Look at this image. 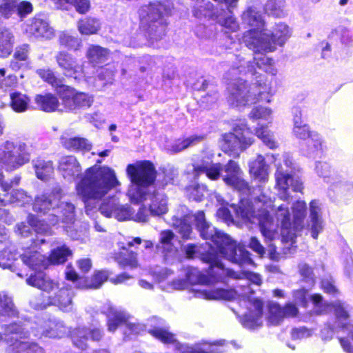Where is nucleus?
<instances>
[{
    "mask_svg": "<svg viewBox=\"0 0 353 353\" xmlns=\"http://www.w3.org/2000/svg\"><path fill=\"white\" fill-rule=\"evenodd\" d=\"M234 210L236 216L244 221L254 223L257 221L261 232L267 241H272L279 236L278 228L280 225L282 241L292 245L295 242L296 232L304 228L306 203L303 201L293 203V221L288 203L274 204L264 194L254 200V205L242 200L240 205L237 208L234 207Z\"/></svg>",
    "mask_w": 353,
    "mask_h": 353,
    "instance_id": "obj_1",
    "label": "nucleus"
},
{
    "mask_svg": "<svg viewBox=\"0 0 353 353\" xmlns=\"http://www.w3.org/2000/svg\"><path fill=\"white\" fill-rule=\"evenodd\" d=\"M194 219L201 236L203 239H210L216 248L210 245V250L203 254L202 259L210 264L208 277L201 274L197 268H191L186 274L188 282L191 284H208L223 281L224 274L219 272L217 268H223V265L218 258V254L241 267L254 265L250 253L242 245H237L228 234L217 230L205 221L203 212L199 211L195 214Z\"/></svg>",
    "mask_w": 353,
    "mask_h": 353,
    "instance_id": "obj_2",
    "label": "nucleus"
},
{
    "mask_svg": "<svg viewBox=\"0 0 353 353\" xmlns=\"http://www.w3.org/2000/svg\"><path fill=\"white\" fill-rule=\"evenodd\" d=\"M119 185L114 171L109 167L94 165L86 170L76 185L77 193L85 204L86 214L92 216L99 209L106 217H114L118 221L131 219V208L119 204L116 199L104 201L99 208L100 200Z\"/></svg>",
    "mask_w": 353,
    "mask_h": 353,
    "instance_id": "obj_3",
    "label": "nucleus"
},
{
    "mask_svg": "<svg viewBox=\"0 0 353 353\" xmlns=\"http://www.w3.org/2000/svg\"><path fill=\"white\" fill-rule=\"evenodd\" d=\"M219 272L236 279H245V283L238 287L237 290H226L223 288H214L209 290H199L198 296L208 300H225L231 301L241 297L247 303L248 312L245 313L243 319V324L245 327L254 329L260 326L262 323L263 302L254 298H250V295L253 290L250 286V283L260 285L261 278L259 274L252 272L237 273L231 270L217 268Z\"/></svg>",
    "mask_w": 353,
    "mask_h": 353,
    "instance_id": "obj_4",
    "label": "nucleus"
},
{
    "mask_svg": "<svg viewBox=\"0 0 353 353\" xmlns=\"http://www.w3.org/2000/svg\"><path fill=\"white\" fill-rule=\"evenodd\" d=\"M290 37V31L287 25L277 24L271 32L266 29L262 31H252L245 36V46L254 51V60L258 68L263 69L267 73L272 75L276 74L273 66V61L260 52H272L276 46H283Z\"/></svg>",
    "mask_w": 353,
    "mask_h": 353,
    "instance_id": "obj_5",
    "label": "nucleus"
},
{
    "mask_svg": "<svg viewBox=\"0 0 353 353\" xmlns=\"http://www.w3.org/2000/svg\"><path fill=\"white\" fill-rule=\"evenodd\" d=\"M126 173L130 179L127 196L131 203L139 204L150 196V188L156 179V170L148 161H139L129 164Z\"/></svg>",
    "mask_w": 353,
    "mask_h": 353,
    "instance_id": "obj_6",
    "label": "nucleus"
},
{
    "mask_svg": "<svg viewBox=\"0 0 353 353\" xmlns=\"http://www.w3.org/2000/svg\"><path fill=\"white\" fill-rule=\"evenodd\" d=\"M62 191L60 188L53 190L49 194H42L35 197L32 204L34 212L48 214L49 227L56 225L62 214V221L73 222L74 219V206L70 203H61Z\"/></svg>",
    "mask_w": 353,
    "mask_h": 353,
    "instance_id": "obj_7",
    "label": "nucleus"
},
{
    "mask_svg": "<svg viewBox=\"0 0 353 353\" xmlns=\"http://www.w3.org/2000/svg\"><path fill=\"white\" fill-rule=\"evenodd\" d=\"M271 95L272 89L270 85L249 84L247 81L240 79L228 87L227 101L232 107L241 108L263 100L270 102Z\"/></svg>",
    "mask_w": 353,
    "mask_h": 353,
    "instance_id": "obj_8",
    "label": "nucleus"
},
{
    "mask_svg": "<svg viewBox=\"0 0 353 353\" xmlns=\"http://www.w3.org/2000/svg\"><path fill=\"white\" fill-rule=\"evenodd\" d=\"M22 261L34 270H39L38 273L30 276L26 279L28 285L37 288L43 292L50 293L59 289L57 282L51 279L46 274L41 272L46 269L49 260L38 252H27L21 255Z\"/></svg>",
    "mask_w": 353,
    "mask_h": 353,
    "instance_id": "obj_9",
    "label": "nucleus"
},
{
    "mask_svg": "<svg viewBox=\"0 0 353 353\" xmlns=\"http://www.w3.org/2000/svg\"><path fill=\"white\" fill-rule=\"evenodd\" d=\"M274 159L276 171L275 173L276 186L279 191V196L283 201H287L290 196L287 191L290 187L295 192L303 189V183L298 178H294L290 174L292 168V161L288 153H283L279 158L272 155Z\"/></svg>",
    "mask_w": 353,
    "mask_h": 353,
    "instance_id": "obj_10",
    "label": "nucleus"
},
{
    "mask_svg": "<svg viewBox=\"0 0 353 353\" xmlns=\"http://www.w3.org/2000/svg\"><path fill=\"white\" fill-rule=\"evenodd\" d=\"M170 8L159 1L142 7L139 10L141 26H149V37L152 43L160 39L165 32V26L162 21L164 14H168Z\"/></svg>",
    "mask_w": 353,
    "mask_h": 353,
    "instance_id": "obj_11",
    "label": "nucleus"
},
{
    "mask_svg": "<svg viewBox=\"0 0 353 353\" xmlns=\"http://www.w3.org/2000/svg\"><path fill=\"white\" fill-rule=\"evenodd\" d=\"M30 159L28 147L25 143H14L6 140L0 144V163L6 170L18 169Z\"/></svg>",
    "mask_w": 353,
    "mask_h": 353,
    "instance_id": "obj_12",
    "label": "nucleus"
},
{
    "mask_svg": "<svg viewBox=\"0 0 353 353\" xmlns=\"http://www.w3.org/2000/svg\"><path fill=\"white\" fill-rule=\"evenodd\" d=\"M234 132L225 133L222 135L220 145L225 152L242 151L251 145L254 139L248 136L250 130L245 124L234 127Z\"/></svg>",
    "mask_w": 353,
    "mask_h": 353,
    "instance_id": "obj_13",
    "label": "nucleus"
},
{
    "mask_svg": "<svg viewBox=\"0 0 353 353\" xmlns=\"http://www.w3.org/2000/svg\"><path fill=\"white\" fill-rule=\"evenodd\" d=\"M150 334L153 336L160 340L164 343H176V347L181 353H221L223 351L219 347V343H214L210 345H197L195 347H189L177 343L174 339V336L168 332V331L161 329L155 328L149 331Z\"/></svg>",
    "mask_w": 353,
    "mask_h": 353,
    "instance_id": "obj_14",
    "label": "nucleus"
},
{
    "mask_svg": "<svg viewBox=\"0 0 353 353\" xmlns=\"http://www.w3.org/2000/svg\"><path fill=\"white\" fill-rule=\"evenodd\" d=\"M23 32L29 37L50 40L54 37V30L41 16H35L23 25Z\"/></svg>",
    "mask_w": 353,
    "mask_h": 353,
    "instance_id": "obj_15",
    "label": "nucleus"
},
{
    "mask_svg": "<svg viewBox=\"0 0 353 353\" xmlns=\"http://www.w3.org/2000/svg\"><path fill=\"white\" fill-rule=\"evenodd\" d=\"M65 107L70 110L77 108L90 107L93 103V98L83 92H77L69 86L61 87L58 91Z\"/></svg>",
    "mask_w": 353,
    "mask_h": 353,
    "instance_id": "obj_16",
    "label": "nucleus"
},
{
    "mask_svg": "<svg viewBox=\"0 0 353 353\" xmlns=\"http://www.w3.org/2000/svg\"><path fill=\"white\" fill-rule=\"evenodd\" d=\"M55 59L65 75L79 80L84 77L83 66L71 54L60 51L56 54Z\"/></svg>",
    "mask_w": 353,
    "mask_h": 353,
    "instance_id": "obj_17",
    "label": "nucleus"
},
{
    "mask_svg": "<svg viewBox=\"0 0 353 353\" xmlns=\"http://www.w3.org/2000/svg\"><path fill=\"white\" fill-rule=\"evenodd\" d=\"M224 174L222 175L224 182L239 191L250 193L248 184L241 177V171L236 162L230 161L223 168Z\"/></svg>",
    "mask_w": 353,
    "mask_h": 353,
    "instance_id": "obj_18",
    "label": "nucleus"
},
{
    "mask_svg": "<svg viewBox=\"0 0 353 353\" xmlns=\"http://www.w3.org/2000/svg\"><path fill=\"white\" fill-rule=\"evenodd\" d=\"M108 319V326L110 332H114L118 326L124 323L131 333L139 334L145 328V326L141 324L126 323L128 315L124 312L119 310L115 307H110Z\"/></svg>",
    "mask_w": 353,
    "mask_h": 353,
    "instance_id": "obj_19",
    "label": "nucleus"
},
{
    "mask_svg": "<svg viewBox=\"0 0 353 353\" xmlns=\"http://www.w3.org/2000/svg\"><path fill=\"white\" fill-rule=\"evenodd\" d=\"M27 221L28 225L21 223L17 226V232L21 236H28L32 229L39 234H51L49 225H47L44 221L39 220L34 215L29 214L27 217Z\"/></svg>",
    "mask_w": 353,
    "mask_h": 353,
    "instance_id": "obj_20",
    "label": "nucleus"
},
{
    "mask_svg": "<svg viewBox=\"0 0 353 353\" xmlns=\"http://www.w3.org/2000/svg\"><path fill=\"white\" fill-rule=\"evenodd\" d=\"M101 332L99 330H90L86 327L77 328L71 332V338L73 344L80 349L87 347L90 338L94 341H99L101 338Z\"/></svg>",
    "mask_w": 353,
    "mask_h": 353,
    "instance_id": "obj_21",
    "label": "nucleus"
},
{
    "mask_svg": "<svg viewBox=\"0 0 353 353\" xmlns=\"http://www.w3.org/2000/svg\"><path fill=\"white\" fill-rule=\"evenodd\" d=\"M59 169L63 176L68 179H74L81 172V166L77 159L73 156H66L61 159Z\"/></svg>",
    "mask_w": 353,
    "mask_h": 353,
    "instance_id": "obj_22",
    "label": "nucleus"
},
{
    "mask_svg": "<svg viewBox=\"0 0 353 353\" xmlns=\"http://www.w3.org/2000/svg\"><path fill=\"white\" fill-rule=\"evenodd\" d=\"M298 313L297 307L292 303L286 304L284 307L276 303L270 307V321L273 324H277L285 316H295Z\"/></svg>",
    "mask_w": 353,
    "mask_h": 353,
    "instance_id": "obj_23",
    "label": "nucleus"
},
{
    "mask_svg": "<svg viewBox=\"0 0 353 353\" xmlns=\"http://www.w3.org/2000/svg\"><path fill=\"white\" fill-rule=\"evenodd\" d=\"M242 20L245 24H247L249 26L252 27V28L247 32H245L243 36V41L244 42V39L245 34L252 31H262L263 32L264 28V21L261 17V15L254 9L250 8H248L246 11H245L242 14Z\"/></svg>",
    "mask_w": 353,
    "mask_h": 353,
    "instance_id": "obj_24",
    "label": "nucleus"
},
{
    "mask_svg": "<svg viewBox=\"0 0 353 353\" xmlns=\"http://www.w3.org/2000/svg\"><path fill=\"white\" fill-rule=\"evenodd\" d=\"M73 293L67 288L60 289L54 296H50L48 305H54L61 310L68 312L72 308V299Z\"/></svg>",
    "mask_w": 353,
    "mask_h": 353,
    "instance_id": "obj_25",
    "label": "nucleus"
},
{
    "mask_svg": "<svg viewBox=\"0 0 353 353\" xmlns=\"http://www.w3.org/2000/svg\"><path fill=\"white\" fill-rule=\"evenodd\" d=\"M250 174L259 182H266L268 179V165L265 163L264 157L258 155L254 161L250 163Z\"/></svg>",
    "mask_w": 353,
    "mask_h": 353,
    "instance_id": "obj_26",
    "label": "nucleus"
},
{
    "mask_svg": "<svg viewBox=\"0 0 353 353\" xmlns=\"http://www.w3.org/2000/svg\"><path fill=\"white\" fill-rule=\"evenodd\" d=\"M34 101L43 111L50 112L59 110V100L52 94H38L35 97Z\"/></svg>",
    "mask_w": 353,
    "mask_h": 353,
    "instance_id": "obj_27",
    "label": "nucleus"
},
{
    "mask_svg": "<svg viewBox=\"0 0 353 353\" xmlns=\"http://www.w3.org/2000/svg\"><path fill=\"white\" fill-rule=\"evenodd\" d=\"M33 167L37 177L42 181H47L50 179L54 174V167L50 161L43 159H37L33 161Z\"/></svg>",
    "mask_w": 353,
    "mask_h": 353,
    "instance_id": "obj_28",
    "label": "nucleus"
},
{
    "mask_svg": "<svg viewBox=\"0 0 353 353\" xmlns=\"http://www.w3.org/2000/svg\"><path fill=\"white\" fill-rule=\"evenodd\" d=\"M14 35L6 28H0V57H6L12 51Z\"/></svg>",
    "mask_w": 353,
    "mask_h": 353,
    "instance_id": "obj_29",
    "label": "nucleus"
},
{
    "mask_svg": "<svg viewBox=\"0 0 353 353\" xmlns=\"http://www.w3.org/2000/svg\"><path fill=\"white\" fill-rule=\"evenodd\" d=\"M175 234L171 230L161 231L159 236V242L157 248L165 254L172 253L175 252L174 241H175Z\"/></svg>",
    "mask_w": 353,
    "mask_h": 353,
    "instance_id": "obj_30",
    "label": "nucleus"
},
{
    "mask_svg": "<svg viewBox=\"0 0 353 353\" xmlns=\"http://www.w3.org/2000/svg\"><path fill=\"white\" fill-rule=\"evenodd\" d=\"M152 199V203L150 205V210L152 215L160 216L168 212L167 198L165 195L156 193L147 196Z\"/></svg>",
    "mask_w": 353,
    "mask_h": 353,
    "instance_id": "obj_31",
    "label": "nucleus"
},
{
    "mask_svg": "<svg viewBox=\"0 0 353 353\" xmlns=\"http://www.w3.org/2000/svg\"><path fill=\"white\" fill-rule=\"evenodd\" d=\"M61 143L65 148L71 150L89 151L92 148V145L87 139L79 137H62Z\"/></svg>",
    "mask_w": 353,
    "mask_h": 353,
    "instance_id": "obj_32",
    "label": "nucleus"
},
{
    "mask_svg": "<svg viewBox=\"0 0 353 353\" xmlns=\"http://www.w3.org/2000/svg\"><path fill=\"white\" fill-rule=\"evenodd\" d=\"M70 328L63 321L51 322L43 334L50 338H63L70 333Z\"/></svg>",
    "mask_w": 353,
    "mask_h": 353,
    "instance_id": "obj_33",
    "label": "nucleus"
},
{
    "mask_svg": "<svg viewBox=\"0 0 353 353\" xmlns=\"http://www.w3.org/2000/svg\"><path fill=\"white\" fill-rule=\"evenodd\" d=\"M205 139L204 134H194L185 139H178L172 145L170 150L174 152H179L203 141Z\"/></svg>",
    "mask_w": 353,
    "mask_h": 353,
    "instance_id": "obj_34",
    "label": "nucleus"
},
{
    "mask_svg": "<svg viewBox=\"0 0 353 353\" xmlns=\"http://www.w3.org/2000/svg\"><path fill=\"white\" fill-rule=\"evenodd\" d=\"M109 55V50L99 46H90L86 52V57L92 63H99L105 61Z\"/></svg>",
    "mask_w": 353,
    "mask_h": 353,
    "instance_id": "obj_35",
    "label": "nucleus"
},
{
    "mask_svg": "<svg viewBox=\"0 0 353 353\" xmlns=\"http://www.w3.org/2000/svg\"><path fill=\"white\" fill-rule=\"evenodd\" d=\"M77 28L81 34H94L101 28V23L96 19L85 18L78 21Z\"/></svg>",
    "mask_w": 353,
    "mask_h": 353,
    "instance_id": "obj_36",
    "label": "nucleus"
},
{
    "mask_svg": "<svg viewBox=\"0 0 353 353\" xmlns=\"http://www.w3.org/2000/svg\"><path fill=\"white\" fill-rule=\"evenodd\" d=\"M265 11L268 15L282 17L285 15V0H268L265 5Z\"/></svg>",
    "mask_w": 353,
    "mask_h": 353,
    "instance_id": "obj_37",
    "label": "nucleus"
},
{
    "mask_svg": "<svg viewBox=\"0 0 353 353\" xmlns=\"http://www.w3.org/2000/svg\"><path fill=\"white\" fill-rule=\"evenodd\" d=\"M294 128L293 133L299 139H308L313 133L309 130V127L301 119L300 115L296 114L293 119Z\"/></svg>",
    "mask_w": 353,
    "mask_h": 353,
    "instance_id": "obj_38",
    "label": "nucleus"
},
{
    "mask_svg": "<svg viewBox=\"0 0 353 353\" xmlns=\"http://www.w3.org/2000/svg\"><path fill=\"white\" fill-rule=\"evenodd\" d=\"M255 134L270 149L276 148L273 133L266 126H261L255 130Z\"/></svg>",
    "mask_w": 353,
    "mask_h": 353,
    "instance_id": "obj_39",
    "label": "nucleus"
},
{
    "mask_svg": "<svg viewBox=\"0 0 353 353\" xmlns=\"http://www.w3.org/2000/svg\"><path fill=\"white\" fill-rule=\"evenodd\" d=\"M17 312L14 307L12 300L5 294L0 293V319L6 316H14Z\"/></svg>",
    "mask_w": 353,
    "mask_h": 353,
    "instance_id": "obj_40",
    "label": "nucleus"
},
{
    "mask_svg": "<svg viewBox=\"0 0 353 353\" xmlns=\"http://www.w3.org/2000/svg\"><path fill=\"white\" fill-rule=\"evenodd\" d=\"M71 250L65 245L61 246L52 250L49 260V263L59 264L64 263L68 256L71 255Z\"/></svg>",
    "mask_w": 353,
    "mask_h": 353,
    "instance_id": "obj_41",
    "label": "nucleus"
},
{
    "mask_svg": "<svg viewBox=\"0 0 353 353\" xmlns=\"http://www.w3.org/2000/svg\"><path fill=\"white\" fill-rule=\"evenodd\" d=\"M11 106L16 112H23L26 110L29 99L23 94L14 92L10 94Z\"/></svg>",
    "mask_w": 353,
    "mask_h": 353,
    "instance_id": "obj_42",
    "label": "nucleus"
},
{
    "mask_svg": "<svg viewBox=\"0 0 353 353\" xmlns=\"http://www.w3.org/2000/svg\"><path fill=\"white\" fill-rule=\"evenodd\" d=\"M188 218L189 216H185L184 219H181L174 216L172 223V225L178 230L183 238L185 239L190 238L192 233V228L188 223Z\"/></svg>",
    "mask_w": 353,
    "mask_h": 353,
    "instance_id": "obj_43",
    "label": "nucleus"
},
{
    "mask_svg": "<svg viewBox=\"0 0 353 353\" xmlns=\"http://www.w3.org/2000/svg\"><path fill=\"white\" fill-rule=\"evenodd\" d=\"M37 73L45 81L57 88L58 91L60 90L61 87L65 86L62 85L61 80L57 79L54 72L50 69H39L37 71Z\"/></svg>",
    "mask_w": 353,
    "mask_h": 353,
    "instance_id": "obj_44",
    "label": "nucleus"
},
{
    "mask_svg": "<svg viewBox=\"0 0 353 353\" xmlns=\"http://www.w3.org/2000/svg\"><path fill=\"white\" fill-rule=\"evenodd\" d=\"M59 40L61 45L74 50L81 46V41L79 39L64 32L59 35Z\"/></svg>",
    "mask_w": 353,
    "mask_h": 353,
    "instance_id": "obj_45",
    "label": "nucleus"
},
{
    "mask_svg": "<svg viewBox=\"0 0 353 353\" xmlns=\"http://www.w3.org/2000/svg\"><path fill=\"white\" fill-rule=\"evenodd\" d=\"M31 201V196L22 189L13 190L10 193L9 202L11 204L18 203L23 205Z\"/></svg>",
    "mask_w": 353,
    "mask_h": 353,
    "instance_id": "obj_46",
    "label": "nucleus"
},
{
    "mask_svg": "<svg viewBox=\"0 0 353 353\" xmlns=\"http://www.w3.org/2000/svg\"><path fill=\"white\" fill-rule=\"evenodd\" d=\"M308 154L313 157L322 150L321 139L318 134H313L307 140Z\"/></svg>",
    "mask_w": 353,
    "mask_h": 353,
    "instance_id": "obj_47",
    "label": "nucleus"
},
{
    "mask_svg": "<svg viewBox=\"0 0 353 353\" xmlns=\"http://www.w3.org/2000/svg\"><path fill=\"white\" fill-rule=\"evenodd\" d=\"M272 111L269 108L256 106L250 112L249 117L252 119H264L269 121L272 119Z\"/></svg>",
    "mask_w": 353,
    "mask_h": 353,
    "instance_id": "obj_48",
    "label": "nucleus"
},
{
    "mask_svg": "<svg viewBox=\"0 0 353 353\" xmlns=\"http://www.w3.org/2000/svg\"><path fill=\"white\" fill-rule=\"evenodd\" d=\"M16 0H0V17L10 18L15 13Z\"/></svg>",
    "mask_w": 353,
    "mask_h": 353,
    "instance_id": "obj_49",
    "label": "nucleus"
},
{
    "mask_svg": "<svg viewBox=\"0 0 353 353\" xmlns=\"http://www.w3.org/2000/svg\"><path fill=\"white\" fill-rule=\"evenodd\" d=\"M299 272L300 275L310 285H313L315 283V276L313 273L312 268L305 263H301L299 265Z\"/></svg>",
    "mask_w": 353,
    "mask_h": 353,
    "instance_id": "obj_50",
    "label": "nucleus"
},
{
    "mask_svg": "<svg viewBox=\"0 0 353 353\" xmlns=\"http://www.w3.org/2000/svg\"><path fill=\"white\" fill-rule=\"evenodd\" d=\"M307 229L310 231L311 236L317 239L319 234L323 231V220L322 218L310 219Z\"/></svg>",
    "mask_w": 353,
    "mask_h": 353,
    "instance_id": "obj_51",
    "label": "nucleus"
},
{
    "mask_svg": "<svg viewBox=\"0 0 353 353\" xmlns=\"http://www.w3.org/2000/svg\"><path fill=\"white\" fill-rule=\"evenodd\" d=\"M109 275V272L106 270L98 271L92 276L91 283L88 287L90 288H100L108 280Z\"/></svg>",
    "mask_w": 353,
    "mask_h": 353,
    "instance_id": "obj_52",
    "label": "nucleus"
},
{
    "mask_svg": "<svg viewBox=\"0 0 353 353\" xmlns=\"http://www.w3.org/2000/svg\"><path fill=\"white\" fill-rule=\"evenodd\" d=\"M32 12V6L30 2L21 1L18 2L16 0L15 13L20 17L21 19L26 17L28 14Z\"/></svg>",
    "mask_w": 353,
    "mask_h": 353,
    "instance_id": "obj_53",
    "label": "nucleus"
},
{
    "mask_svg": "<svg viewBox=\"0 0 353 353\" xmlns=\"http://www.w3.org/2000/svg\"><path fill=\"white\" fill-rule=\"evenodd\" d=\"M222 166L219 163H212L208 168L204 170L202 172H205L207 176L212 180H216L221 176V170Z\"/></svg>",
    "mask_w": 353,
    "mask_h": 353,
    "instance_id": "obj_54",
    "label": "nucleus"
},
{
    "mask_svg": "<svg viewBox=\"0 0 353 353\" xmlns=\"http://www.w3.org/2000/svg\"><path fill=\"white\" fill-rule=\"evenodd\" d=\"M120 266L122 268H129L130 269H135L139 266V263L137 259V254H132L127 257H123L118 261Z\"/></svg>",
    "mask_w": 353,
    "mask_h": 353,
    "instance_id": "obj_55",
    "label": "nucleus"
},
{
    "mask_svg": "<svg viewBox=\"0 0 353 353\" xmlns=\"http://www.w3.org/2000/svg\"><path fill=\"white\" fill-rule=\"evenodd\" d=\"M294 301L296 303L305 305L307 303L308 292L304 288L294 290L292 292Z\"/></svg>",
    "mask_w": 353,
    "mask_h": 353,
    "instance_id": "obj_56",
    "label": "nucleus"
},
{
    "mask_svg": "<svg viewBox=\"0 0 353 353\" xmlns=\"http://www.w3.org/2000/svg\"><path fill=\"white\" fill-rule=\"evenodd\" d=\"M309 219L322 218L321 203L317 200H312L310 203Z\"/></svg>",
    "mask_w": 353,
    "mask_h": 353,
    "instance_id": "obj_57",
    "label": "nucleus"
},
{
    "mask_svg": "<svg viewBox=\"0 0 353 353\" xmlns=\"http://www.w3.org/2000/svg\"><path fill=\"white\" fill-rule=\"evenodd\" d=\"M205 191V187L200 185L188 188L190 197L195 201H201Z\"/></svg>",
    "mask_w": 353,
    "mask_h": 353,
    "instance_id": "obj_58",
    "label": "nucleus"
},
{
    "mask_svg": "<svg viewBox=\"0 0 353 353\" xmlns=\"http://www.w3.org/2000/svg\"><path fill=\"white\" fill-rule=\"evenodd\" d=\"M29 46L28 45H23L17 47L14 54L15 60L26 61L28 57Z\"/></svg>",
    "mask_w": 353,
    "mask_h": 353,
    "instance_id": "obj_59",
    "label": "nucleus"
},
{
    "mask_svg": "<svg viewBox=\"0 0 353 353\" xmlns=\"http://www.w3.org/2000/svg\"><path fill=\"white\" fill-rule=\"evenodd\" d=\"M212 154L203 157L201 160V162H198L194 165V170L196 172H201L208 168V166L212 163Z\"/></svg>",
    "mask_w": 353,
    "mask_h": 353,
    "instance_id": "obj_60",
    "label": "nucleus"
},
{
    "mask_svg": "<svg viewBox=\"0 0 353 353\" xmlns=\"http://www.w3.org/2000/svg\"><path fill=\"white\" fill-rule=\"evenodd\" d=\"M312 335V330L305 327L294 329L292 332V337L294 339H302L308 338Z\"/></svg>",
    "mask_w": 353,
    "mask_h": 353,
    "instance_id": "obj_61",
    "label": "nucleus"
},
{
    "mask_svg": "<svg viewBox=\"0 0 353 353\" xmlns=\"http://www.w3.org/2000/svg\"><path fill=\"white\" fill-rule=\"evenodd\" d=\"M220 23L222 26L232 32L236 31L239 28L237 21L235 18L232 16L224 19L223 21H220Z\"/></svg>",
    "mask_w": 353,
    "mask_h": 353,
    "instance_id": "obj_62",
    "label": "nucleus"
},
{
    "mask_svg": "<svg viewBox=\"0 0 353 353\" xmlns=\"http://www.w3.org/2000/svg\"><path fill=\"white\" fill-rule=\"evenodd\" d=\"M250 248L256 252L259 256H263L265 253V249L261 244L259 239L256 237H252L249 243Z\"/></svg>",
    "mask_w": 353,
    "mask_h": 353,
    "instance_id": "obj_63",
    "label": "nucleus"
},
{
    "mask_svg": "<svg viewBox=\"0 0 353 353\" xmlns=\"http://www.w3.org/2000/svg\"><path fill=\"white\" fill-rule=\"evenodd\" d=\"M77 265L81 272L87 273L90 270L92 263L90 259L85 258L77 261Z\"/></svg>",
    "mask_w": 353,
    "mask_h": 353,
    "instance_id": "obj_64",
    "label": "nucleus"
}]
</instances>
